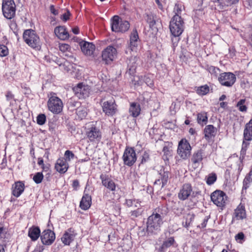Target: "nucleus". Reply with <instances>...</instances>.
<instances>
[{
    "mask_svg": "<svg viewBox=\"0 0 252 252\" xmlns=\"http://www.w3.org/2000/svg\"><path fill=\"white\" fill-rule=\"evenodd\" d=\"M163 223L162 217L157 212V209L150 216L147 221V231L149 235H156L161 230Z\"/></svg>",
    "mask_w": 252,
    "mask_h": 252,
    "instance_id": "f257e3e1",
    "label": "nucleus"
},
{
    "mask_svg": "<svg viewBox=\"0 0 252 252\" xmlns=\"http://www.w3.org/2000/svg\"><path fill=\"white\" fill-rule=\"evenodd\" d=\"M47 101L48 109L55 114L60 113L63 108L62 100L57 96L55 93L51 92L48 94Z\"/></svg>",
    "mask_w": 252,
    "mask_h": 252,
    "instance_id": "f03ea898",
    "label": "nucleus"
},
{
    "mask_svg": "<svg viewBox=\"0 0 252 252\" xmlns=\"http://www.w3.org/2000/svg\"><path fill=\"white\" fill-rule=\"evenodd\" d=\"M23 39L25 42L31 47L39 49L41 46L39 36L32 30H27L23 33Z\"/></svg>",
    "mask_w": 252,
    "mask_h": 252,
    "instance_id": "7ed1b4c3",
    "label": "nucleus"
},
{
    "mask_svg": "<svg viewBox=\"0 0 252 252\" xmlns=\"http://www.w3.org/2000/svg\"><path fill=\"white\" fill-rule=\"evenodd\" d=\"M170 32L174 37H179L183 32L184 22L181 16L174 15L172 18L169 25Z\"/></svg>",
    "mask_w": 252,
    "mask_h": 252,
    "instance_id": "20e7f679",
    "label": "nucleus"
},
{
    "mask_svg": "<svg viewBox=\"0 0 252 252\" xmlns=\"http://www.w3.org/2000/svg\"><path fill=\"white\" fill-rule=\"evenodd\" d=\"M129 28L128 21L123 20L118 16H114L111 20V29L115 32H124Z\"/></svg>",
    "mask_w": 252,
    "mask_h": 252,
    "instance_id": "39448f33",
    "label": "nucleus"
},
{
    "mask_svg": "<svg viewBox=\"0 0 252 252\" xmlns=\"http://www.w3.org/2000/svg\"><path fill=\"white\" fill-rule=\"evenodd\" d=\"M2 11L6 19L13 18L16 12V4L14 0H2Z\"/></svg>",
    "mask_w": 252,
    "mask_h": 252,
    "instance_id": "423d86ee",
    "label": "nucleus"
},
{
    "mask_svg": "<svg viewBox=\"0 0 252 252\" xmlns=\"http://www.w3.org/2000/svg\"><path fill=\"white\" fill-rule=\"evenodd\" d=\"M155 169L159 175V177L155 181V185L161 186V188L164 187L168 182L169 172L167 169L161 165L155 167Z\"/></svg>",
    "mask_w": 252,
    "mask_h": 252,
    "instance_id": "0eeeda50",
    "label": "nucleus"
},
{
    "mask_svg": "<svg viewBox=\"0 0 252 252\" xmlns=\"http://www.w3.org/2000/svg\"><path fill=\"white\" fill-rule=\"evenodd\" d=\"M211 199L214 204L222 209L226 205L227 197L223 191L217 190L211 193Z\"/></svg>",
    "mask_w": 252,
    "mask_h": 252,
    "instance_id": "6e6552de",
    "label": "nucleus"
},
{
    "mask_svg": "<svg viewBox=\"0 0 252 252\" xmlns=\"http://www.w3.org/2000/svg\"><path fill=\"white\" fill-rule=\"evenodd\" d=\"M236 80L235 75L231 72H223L218 77L219 83L223 86L230 87L233 85Z\"/></svg>",
    "mask_w": 252,
    "mask_h": 252,
    "instance_id": "1a4fd4ad",
    "label": "nucleus"
},
{
    "mask_svg": "<svg viewBox=\"0 0 252 252\" xmlns=\"http://www.w3.org/2000/svg\"><path fill=\"white\" fill-rule=\"evenodd\" d=\"M136 159V155L134 149L131 147H126L123 156L124 164L131 166L135 162Z\"/></svg>",
    "mask_w": 252,
    "mask_h": 252,
    "instance_id": "9d476101",
    "label": "nucleus"
},
{
    "mask_svg": "<svg viewBox=\"0 0 252 252\" xmlns=\"http://www.w3.org/2000/svg\"><path fill=\"white\" fill-rule=\"evenodd\" d=\"M75 94L80 99L88 97L90 93V87L83 83H78L73 88Z\"/></svg>",
    "mask_w": 252,
    "mask_h": 252,
    "instance_id": "9b49d317",
    "label": "nucleus"
},
{
    "mask_svg": "<svg viewBox=\"0 0 252 252\" xmlns=\"http://www.w3.org/2000/svg\"><path fill=\"white\" fill-rule=\"evenodd\" d=\"M191 149L189 143L185 139H182L179 143L177 152L181 158L186 159L189 156Z\"/></svg>",
    "mask_w": 252,
    "mask_h": 252,
    "instance_id": "f8f14e48",
    "label": "nucleus"
},
{
    "mask_svg": "<svg viewBox=\"0 0 252 252\" xmlns=\"http://www.w3.org/2000/svg\"><path fill=\"white\" fill-rule=\"evenodd\" d=\"M117 51L113 46L109 45L104 49L102 52V60L106 64L110 63L117 57Z\"/></svg>",
    "mask_w": 252,
    "mask_h": 252,
    "instance_id": "ddd939ff",
    "label": "nucleus"
},
{
    "mask_svg": "<svg viewBox=\"0 0 252 252\" xmlns=\"http://www.w3.org/2000/svg\"><path fill=\"white\" fill-rule=\"evenodd\" d=\"M139 43V38L136 30H133L130 35L128 46L126 51V54L128 52H136L138 50V46Z\"/></svg>",
    "mask_w": 252,
    "mask_h": 252,
    "instance_id": "4468645a",
    "label": "nucleus"
},
{
    "mask_svg": "<svg viewBox=\"0 0 252 252\" xmlns=\"http://www.w3.org/2000/svg\"><path fill=\"white\" fill-rule=\"evenodd\" d=\"M101 106L103 112L108 116H113L117 111V105L113 99L104 101Z\"/></svg>",
    "mask_w": 252,
    "mask_h": 252,
    "instance_id": "2eb2a0df",
    "label": "nucleus"
},
{
    "mask_svg": "<svg viewBox=\"0 0 252 252\" xmlns=\"http://www.w3.org/2000/svg\"><path fill=\"white\" fill-rule=\"evenodd\" d=\"M86 135L90 142H99L101 138V132L95 126H91L86 130Z\"/></svg>",
    "mask_w": 252,
    "mask_h": 252,
    "instance_id": "dca6fc26",
    "label": "nucleus"
},
{
    "mask_svg": "<svg viewBox=\"0 0 252 252\" xmlns=\"http://www.w3.org/2000/svg\"><path fill=\"white\" fill-rule=\"evenodd\" d=\"M193 194L190 184H185L183 185L178 193V198L181 200H185Z\"/></svg>",
    "mask_w": 252,
    "mask_h": 252,
    "instance_id": "f3484780",
    "label": "nucleus"
},
{
    "mask_svg": "<svg viewBox=\"0 0 252 252\" xmlns=\"http://www.w3.org/2000/svg\"><path fill=\"white\" fill-rule=\"evenodd\" d=\"M55 234L54 231L46 229L44 230L40 235V239L44 245H50L55 240Z\"/></svg>",
    "mask_w": 252,
    "mask_h": 252,
    "instance_id": "a211bd4d",
    "label": "nucleus"
},
{
    "mask_svg": "<svg viewBox=\"0 0 252 252\" xmlns=\"http://www.w3.org/2000/svg\"><path fill=\"white\" fill-rule=\"evenodd\" d=\"M100 179L102 185L111 191H114L116 190V184L109 176L102 174L100 176Z\"/></svg>",
    "mask_w": 252,
    "mask_h": 252,
    "instance_id": "6ab92c4d",
    "label": "nucleus"
},
{
    "mask_svg": "<svg viewBox=\"0 0 252 252\" xmlns=\"http://www.w3.org/2000/svg\"><path fill=\"white\" fill-rule=\"evenodd\" d=\"M204 154L202 150H199L193 153L191 158L193 169L199 167L203 158Z\"/></svg>",
    "mask_w": 252,
    "mask_h": 252,
    "instance_id": "aec40b11",
    "label": "nucleus"
},
{
    "mask_svg": "<svg viewBox=\"0 0 252 252\" xmlns=\"http://www.w3.org/2000/svg\"><path fill=\"white\" fill-rule=\"evenodd\" d=\"M246 218V213L245 207L241 204H239L234 210L232 217V221L235 220H243Z\"/></svg>",
    "mask_w": 252,
    "mask_h": 252,
    "instance_id": "412c9836",
    "label": "nucleus"
},
{
    "mask_svg": "<svg viewBox=\"0 0 252 252\" xmlns=\"http://www.w3.org/2000/svg\"><path fill=\"white\" fill-rule=\"evenodd\" d=\"M80 46L83 53L87 55H92L95 50L94 45L91 42L82 41L80 42Z\"/></svg>",
    "mask_w": 252,
    "mask_h": 252,
    "instance_id": "4be33fe9",
    "label": "nucleus"
},
{
    "mask_svg": "<svg viewBox=\"0 0 252 252\" xmlns=\"http://www.w3.org/2000/svg\"><path fill=\"white\" fill-rule=\"evenodd\" d=\"M217 132V128L213 125H207L205 126L204 129V137L206 140L209 141L215 137Z\"/></svg>",
    "mask_w": 252,
    "mask_h": 252,
    "instance_id": "5701e85b",
    "label": "nucleus"
},
{
    "mask_svg": "<svg viewBox=\"0 0 252 252\" xmlns=\"http://www.w3.org/2000/svg\"><path fill=\"white\" fill-rule=\"evenodd\" d=\"M54 33L56 36L61 40H65L69 38V33L65 27L59 26L54 29Z\"/></svg>",
    "mask_w": 252,
    "mask_h": 252,
    "instance_id": "b1692460",
    "label": "nucleus"
},
{
    "mask_svg": "<svg viewBox=\"0 0 252 252\" xmlns=\"http://www.w3.org/2000/svg\"><path fill=\"white\" fill-rule=\"evenodd\" d=\"M75 236L74 231L71 228L68 229L62 237V241L64 245H69L74 240Z\"/></svg>",
    "mask_w": 252,
    "mask_h": 252,
    "instance_id": "393cba45",
    "label": "nucleus"
},
{
    "mask_svg": "<svg viewBox=\"0 0 252 252\" xmlns=\"http://www.w3.org/2000/svg\"><path fill=\"white\" fill-rule=\"evenodd\" d=\"M55 168L59 172L64 173L67 171L68 168V164L64 158H59L57 161Z\"/></svg>",
    "mask_w": 252,
    "mask_h": 252,
    "instance_id": "a878e982",
    "label": "nucleus"
},
{
    "mask_svg": "<svg viewBox=\"0 0 252 252\" xmlns=\"http://www.w3.org/2000/svg\"><path fill=\"white\" fill-rule=\"evenodd\" d=\"M25 185L20 181L15 182L12 186V194L13 195L18 197L21 195L24 190Z\"/></svg>",
    "mask_w": 252,
    "mask_h": 252,
    "instance_id": "bb28decb",
    "label": "nucleus"
},
{
    "mask_svg": "<svg viewBox=\"0 0 252 252\" xmlns=\"http://www.w3.org/2000/svg\"><path fill=\"white\" fill-rule=\"evenodd\" d=\"M92 198L88 194H84L80 203V208L84 210H88L91 205Z\"/></svg>",
    "mask_w": 252,
    "mask_h": 252,
    "instance_id": "cd10ccee",
    "label": "nucleus"
},
{
    "mask_svg": "<svg viewBox=\"0 0 252 252\" xmlns=\"http://www.w3.org/2000/svg\"><path fill=\"white\" fill-rule=\"evenodd\" d=\"M40 235V230L38 227L32 226L29 229L28 236L32 241L37 240Z\"/></svg>",
    "mask_w": 252,
    "mask_h": 252,
    "instance_id": "c85d7f7f",
    "label": "nucleus"
},
{
    "mask_svg": "<svg viewBox=\"0 0 252 252\" xmlns=\"http://www.w3.org/2000/svg\"><path fill=\"white\" fill-rule=\"evenodd\" d=\"M244 138L248 141L252 140V119L246 125L244 130Z\"/></svg>",
    "mask_w": 252,
    "mask_h": 252,
    "instance_id": "c756f323",
    "label": "nucleus"
},
{
    "mask_svg": "<svg viewBox=\"0 0 252 252\" xmlns=\"http://www.w3.org/2000/svg\"><path fill=\"white\" fill-rule=\"evenodd\" d=\"M129 112L132 117L135 118L138 117L141 112L140 104L137 102L131 103L129 109Z\"/></svg>",
    "mask_w": 252,
    "mask_h": 252,
    "instance_id": "7c9ffc66",
    "label": "nucleus"
},
{
    "mask_svg": "<svg viewBox=\"0 0 252 252\" xmlns=\"http://www.w3.org/2000/svg\"><path fill=\"white\" fill-rule=\"evenodd\" d=\"M175 243V240L173 237L166 238L163 242L162 245L159 249V251L163 252L167 248L173 246Z\"/></svg>",
    "mask_w": 252,
    "mask_h": 252,
    "instance_id": "2f4dec72",
    "label": "nucleus"
},
{
    "mask_svg": "<svg viewBox=\"0 0 252 252\" xmlns=\"http://www.w3.org/2000/svg\"><path fill=\"white\" fill-rule=\"evenodd\" d=\"M251 183H252V170L247 175L243 181L242 193L246 191L247 189L250 187Z\"/></svg>",
    "mask_w": 252,
    "mask_h": 252,
    "instance_id": "473e14b6",
    "label": "nucleus"
},
{
    "mask_svg": "<svg viewBox=\"0 0 252 252\" xmlns=\"http://www.w3.org/2000/svg\"><path fill=\"white\" fill-rule=\"evenodd\" d=\"M197 123L202 126L206 125L208 122V116L205 112H201L197 115Z\"/></svg>",
    "mask_w": 252,
    "mask_h": 252,
    "instance_id": "72a5a7b5",
    "label": "nucleus"
},
{
    "mask_svg": "<svg viewBox=\"0 0 252 252\" xmlns=\"http://www.w3.org/2000/svg\"><path fill=\"white\" fill-rule=\"evenodd\" d=\"M206 69L211 74L213 77L217 78L218 75L220 73V69L217 67L212 65H207L206 66Z\"/></svg>",
    "mask_w": 252,
    "mask_h": 252,
    "instance_id": "f704fd0d",
    "label": "nucleus"
},
{
    "mask_svg": "<svg viewBox=\"0 0 252 252\" xmlns=\"http://www.w3.org/2000/svg\"><path fill=\"white\" fill-rule=\"evenodd\" d=\"M137 58L135 56L131 57L128 63V67L130 74H134L136 68Z\"/></svg>",
    "mask_w": 252,
    "mask_h": 252,
    "instance_id": "c9c22d12",
    "label": "nucleus"
},
{
    "mask_svg": "<svg viewBox=\"0 0 252 252\" xmlns=\"http://www.w3.org/2000/svg\"><path fill=\"white\" fill-rule=\"evenodd\" d=\"M194 219V215L192 213L188 214L185 217V221L183 222V225L184 227H188Z\"/></svg>",
    "mask_w": 252,
    "mask_h": 252,
    "instance_id": "e433bc0d",
    "label": "nucleus"
},
{
    "mask_svg": "<svg viewBox=\"0 0 252 252\" xmlns=\"http://www.w3.org/2000/svg\"><path fill=\"white\" fill-rule=\"evenodd\" d=\"M87 109L84 106H80L76 109V114L78 118L83 119L87 115Z\"/></svg>",
    "mask_w": 252,
    "mask_h": 252,
    "instance_id": "4c0bfd02",
    "label": "nucleus"
},
{
    "mask_svg": "<svg viewBox=\"0 0 252 252\" xmlns=\"http://www.w3.org/2000/svg\"><path fill=\"white\" fill-rule=\"evenodd\" d=\"M210 89L208 85H205L197 88L196 90L197 93L200 95H204L207 94L209 92Z\"/></svg>",
    "mask_w": 252,
    "mask_h": 252,
    "instance_id": "58836bf2",
    "label": "nucleus"
},
{
    "mask_svg": "<svg viewBox=\"0 0 252 252\" xmlns=\"http://www.w3.org/2000/svg\"><path fill=\"white\" fill-rule=\"evenodd\" d=\"M125 203L128 207H138L140 206V203L137 200L133 199H126Z\"/></svg>",
    "mask_w": 252,
    "mask_h": 252,
    "instance_id": "ea45409f",
    "label": "nucleus"
},
{
    "mask_svg": "<svg viewBox=\"0 0 252 252\" xmlns=\"http://www.w3.org/2000/svg\"><path fill=\"white\" fill-rule=\"evenodd\" d=\"M245 99H241L237 102L236 106L240 111L243 112L247 111V107L245 105Z\"/></svg>",
    "mask_w": 252,
    "mask_h": 252,
    "instance_id": "a19ab883",
    "label": "nucleus"
},
{
    "mask_svg": "<svg viewBox=\"0 0 252 252\" xmlns=\"http://www.w3.org/2000/svg\"><path fill=\"white\" fill-rule=\"evenodd\" d=\"M64 160L66 162L70 161L75 158V155L72 153V151L67 150L64 153Z\"/></svg>",
    "mask_w": 252,
    "mask_h": 252,
    "instance_id": "79ce46f5",
    "label": "nucleus"
},
{
    "mask_svg": "<svg viewBox=\"0 0 252 252\" xmlns=\"http://www.w3.org/2000/svg\"><path fill=\"white\" fill-rule=\"evenodd\" d=\"M43 179V175L42 172H37L33 177V180L36 184L41 183Z\"/></svg>",
    "mask_w": 252,
    "mask_h": 252,
    "instance_id": "37998d69",
    "label": "nucleus"
},
{
    "mask_svg": "<svg viewBox=\"0 0 252 252\" xmlns=\"http://www.w3.org/2000/svg\"><path fill=\"white\" fill-rule=\"evenodd\" d=\"M250 143L249 141L246 140H245V139L244 138L242 145V149L241 150V155H242L243 156L245 155L247 149Z\"/></svg>",
    "mask_w": 252,
    "mask_h": 252,
    "instance_id": "c03bdc74",
    "label": "nucleus"
},
{
    "mask_svg": "<svg viewBox=\"0 0 252 252\" xmlns=\"http://www.w3.org/2000/svg\"><path fill=\"white\" fill-rule=\"evenodd\" d=\"M46 121V116L43 114L38 115L36 118V122L39 125H44Z\"/></svg>",
    "mask_w": 252,
    "mask_h": 252,
    "instance_id": "a18cd8bd",
    "label": "nucleus"
},
{
    "mask_svg": "<svg viewBox=\"0 0 252 252\" xmlns=\"http://www.w3.org/2000/svg\"><path fill=\"white\" fill-rule=\"evenodd\" d=\"M143 210L142 208L138 207L136 210L132 211L130 212L131 217L134 219L142 215Z\"/></svg>",
    "mask_w": 252,
    "mask_h": 252,
    "instance_id": "49530a36",
    "label": "nucleus"
},
{
    "mask_svg": "<svg viewBox=\"0 0 252 252\" xmlns=\"http://www.w3.org/2000/svg\"><path fill=\"white\" fill-rule=\"evenodd\" d=\"M9 53L7 47L4 45H0V56L5 57Z\"/></svg>",
    "mask_w": 252,
    "mask_h": 252,
    "instance_id": "de8ad7c7",
    "label": "nucleus"
},
{
    "mask_svg": "<svg viewBox=\"0 0 252 252\" xmlns=\"http://www.w3.org/2000/svg\"><path fill=\"white\" fill-rule=\"evenodd\" d=\"M235 240L240 244H242L245 241V235L242 232L238 233L235 236Z\"/></svg>",
    "mask_w": 252,
    "mask_h": 252,
    "instance_id": "09e8293b",
    "label": "nucleus"
},
{
    "mask_svg": "<svg viewBox=\"0 0 252 252\" xmlns=\"http://www.w3.org/2000/svg\"><path fill=\"white\" fill-rule=\"evenodd\" d=\"M217 180V176L215 174H212L209 175L206 181V183L209 185L213 184Z\"/></svg>",
    "mask_w": 252,
    "mask_h": 252,
    "instance_id": "8fccbe9b",
    "label": "nucleus"
},
{
    "mask_svg": "<svg viewBox=\"0 0 252 252\" xmlns=\"http://www.w3.org/2000/svg\"><path fill=\"white\" fill-rule=\"evenodd\" d=\"M162 151L164 154V156H163L164 159H167L168 157L171 156V150L170 149V148L168 147L165 146H164V147L163 148Z\"/></svg>",
    "mask_w": 252,
    "mask_h": 252,
    "instance_id": "3c124183",
    "label": "nucleus"
},
{
    "mask_svg": "<svg viewBox=\"0 0 252 252\" xmlns=\"http://www.w3.org/2000/svg\"><path fill=\"white\" fill-rule=\"evenodd\" d=\"M59 49L63 53H66L70 50V46L68 44L65 43L60 44Z\"/></svg>",
    "mask_w": 252,
    "mask_h": 252,
    "instance_id": "603ef678",
    "label": "nucleus"
},
{
    "mask_svg": "<svg viewBox=\"0 0 252 252\" xmlns=\"http://www.w3.org/2000/svg\"><path fill=\"white\" fill-rule=\"evenodd\" d=\"M147 22L149 23L150 28H154V26L156 24V21L154 17L152 15H148Z\"/></svg>",
    "mask_w": 252,
    "mask_h": 252,
    "instance_id": "864d4df0",
    "label": "nucleus"
},
{
    "mask_svg": "<svg viewBox=\"0 0 252 252\" xmlns=\"http://www.w3.org/2000/svg\"><path fill=\"white\" fill-rule=\"evenodd\" d=\"M149 158V155L148 153H147L146 151H144L142 153V155L141 157V163H143L144 162H146L148 160Z\"/></svg>",
    "mask_w": 252,
    "mask_h": 252,
    "instance_id": "5fc2aeb1",
    "label": "nucleus"
},
{
    "mask_svg": "<svg viewBox=\"0 0 252 252\" xmlns=\"http://www.w3.org/2000/svg\"><path fill=\"white\" fill-rule=\"evenodd\" d=\"M217 1L219 3L222 9L225 6H230L229 0H217Z\"/></svg>",
    "mask_w": 252,
    "mask_h": 252,
    "instance_id": "6e6d98bb",
    "label": "nucleus"
},
{
    "mask_svg": "<svg viewBox=\"0 0 252 252\" xmlns=\"http://www.w3.org/2000/svg\"><path fill=\"white\" fill-rule=\"evenodd\" d=\"M144 81L146 84L150 87L154 86V82L153 79L149 76H145Z\"/></svg>",
    "mask_w": 252,
    "mask_h": 252,
    "instance_id": "4d7b16f0",
    "label": "nucleus"
},
{
    "mask_svg": "<svg viewBox=\"0 0 252 252\" xmlns=\"http://www.w3.org/2000/svg\"><path fill=\"white\" fill-rule=\"evenodd\" d=\"M174 11L175 13V15H179L180 16L181 12L182 11V6L178 4H176L174 8Z\"/></svg>",
    "mask_w": 252,
    "mask_h": 252,
    "instance_id": "13d9d810",
    "label": "nucleus"
},
{
    "mask_svg": "<svg viewBox=\"0 0 252 252\" xmlns=\"http://www.w3.org/2000/svg\"><path fill=\"white\" fill-rule=\"evenodd\" d=\"M70 16V12H69V11H67L66 12H65L61 16V19L64 22H66L69 19Z\"/></svg>",
    "mask_w": 252,
    "mask_h": 252,
    "instance_id": "bf43d9fd",
    "label": "nucleus"
},
{
    "mask_svg": "<svg viewBox=\"0 0 252 252\" xmlns=\"http://www.w3.org/2000/svg\"><path fill=\"white\" fill-rule=\"evenodd\" d=\"M50 9L51 12L54 15H57L59 13L58 10L56 9L53 5H51L50 6Z\"/></svg>",
    "mask_w": 252,
    "mask_h": 252,
    "instance_id": "052dcab7",
    "label": "nucleus"
},
{
    "mask_svg": "<svg viewBox=\"0 0 252 252\" xmlns=\"http://www.w3.org/2000/svg\"><path fill=\"white\" fill-rule=\"evenodd\" d=\"M5 236V231L3 227L0 228V239L4 238Z\"/></svg>",
    "mask_w": 252,
    "mask_h": 252,
    "instance_id": "680f3d73",
    "label": "nucleus"
},
{
    "mask_svg": "<svg viewBox=\"0 0 252 252\" xmlns=\"http://www.w3.org/2000/svg\"><path fill=\"white\" fill-rule=\"evenodd\" d=\"M208 218L205 219L203 220V221L202 222V223L201 224L200 226H199V227L201 228H205L206 226V225H207V223L208 222Z\"/></svg>",
    "mask_w": 252,
    "mask_h": 252,
    "instance_id": "e2e57ef3",
    "label": "nucleus"
},
{
    "mask_svg": "<svg viewBox=\"0 0 252 252\" xmlns=\"http://www.w3.org/2000/svg\"><path fill=\"white\" fill-rule=\"evenodd\" d=\"M79 184L78 180H74L73 182L72 186L75 189H77L79 187Z\"/></svg>",
    "mask_w": 252,
    "mask_h": 252,
    "instance_id": "0e129e2a",
    "label": "nucleus"
},
{
    "mask_svg": "<svg viewBox=\"0 0 252 252\" xmlns=\"http://www.w3.org/2000/svg\"><path fill=\"white\" fill-rule=\"evenodd\" d=\"M6 97L8 100L11 99L13 98V95L11 92H8L6 93Z\"/></svg>",
    "mask_w": 252,
    "mask_h": 252,
    "instance_id": "69168bd1",
    "label": "nucleus"
},
{
    "mask_svg": "<svg viewBox=\"0 0 252 252\" xmlns=\"http://www.w3.org/2000/svg\"><path fill=\"white\" fill-rule=\"evenodd\" d=\"M72 32L75 34H77L79 33V28H77V27H75L74 28L72 29Z\"/></svg>",
    "mask_w": 252,
    "mask_h": 252,
    "instance_id": "338daca9",
    "label": "nucleus"
},
{
    "mask_svg": "<svg viewBox=\"0 0 252 252\" xmlns=\"http://www.w3.org/2000/svg\"><path fill=\"white\" fill-rule=\"evenodd\" d=\"M189 133L191 135H194L196 133V131H195V130L194 128H190L189 129Z\"/></svg>",
    "mask_w": 252,
    "mask_h": 252,
    "instance_id": "774afa93",
    "label": "nucleus"
}]
</instances>
